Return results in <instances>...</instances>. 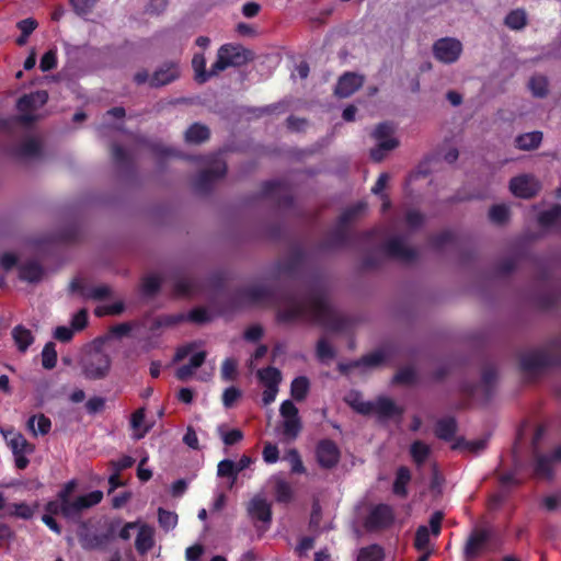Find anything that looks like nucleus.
<instances>
[{"label": "nucleus", "instance_id": "obj_1", "mask_svg": "<svg viewBox=\"0 0 561 561\" xmlns=\"http://www.w3.org/2000/svg\"><path fill=\"white\" fill-rule=\"evenodd\" d=\"M237 307L241 306H276L285 308L277 311L278 322H293L308 318L318 324L332 330L343 331L346 320L337 314L329 302L327 293L321 288L312 289L307 304L299 300L297 294L290 289L274 290L264 285H250L239 288L232 297Z\"/></svg>", "mask_w": 561, "mask_h": 561}, {"label": "nucleus", "instance_id": "obj_2", "mask_svg": "<svg viewBox=\"0 0 561 561\" xmlns=\"http://www.w3.org/2000/svg\"><path fill=\"white\" fill-rule=\"evenodd\" d=\"M550 367H561V334L519 355V369L527 376H537Z\"/></svg>", "mask_w": 561, "mask_h": 561}, {"label": "nucleus", "instance_id": "obj_3", "mask_svg": "<svg viewBox=\"0 0 561 561\" xmlns=\"http://www.w3.org/2000/svg\"><path fill=\"white\" fill-rule=\"evenodd\" d=\"M102 499L103 492L95 490L73 500L60 503V505L57 503H46L45 511L53 514H60V516L68 522L78 523L81 519L82 513L99 504Z\"/></svg>", "mask_w": 561, "mask_h": 561}, {"label": "nucleus", "instance_id": "obj_4", "mask_svg": "<svg viewBox=\"0 0 561 561\" xmlns=\"http://www.w3.org/2000/svg\"><path fill=\"white\" fill-rule=\"evenodd\" d=\"M254 59V53L240 44H224L217 51L213 64V73H219L229 67H241Z\"/></svg>", "mask_w": 561, "mask_h": 561}, {"label": "nucleus", "instance_id": "obj_5", "mask_svg": "<svg viewBox=\"0 0 561 561\" xmlns=\"http://www.w3.org/2000/svg\"><path fill=\"white\" fill-rule=\"evenodd\" d=\"M111 364V357L106 353L93 351L82 359V374L89 380L104 379L110 373Z\"/></svg>", "mask_w": 561, "mask_h": 561}, {"label": "nucleus", "instance_id": "obj_6", "mask_svg": "<svg viewBox=\"0 0 561 561\" xmlns=\"http://www.w3.org/2000/svg\"><path fill=\"white\" fill-rule=\"evenodd\" d=\"M259 197L273 199L280 208L287 209L294 205V197L288 185L279 180L263 182Z\"/></svg>", "mask_w": 561, "mask_h": 561}, {"label": "nucleus", "instance_id": "obj_7", "mask_svg": "<svg viewBox=\"0 0 561 561\" xmlns=\"http://www.w3.org/2000/svg\"><path fill=\"white\" fill-rule=\"evenodd\" d=\"M491 534L485 528H474L468 536L462 549L463 561H476L488 549Z\"/></svg>", "mask_w": 561, "mask_h": 561}, {"label": "nucleus", "instance_id": "obj_8", "mask_svg": "<svg viewBox=\"0 0 561 561\" xmlns=\"http://www.w3.org/2000/svg\"><path fill=\"white\" fill-rule=\"evenodd\" d=\"M394 511L389 504L375 505L365 518L364 527L368 531H378L389 528L394 523Z\"/></svg>", "mask_w": 561, "mask_h": 561}, {"label": "nucleus", "instance_id": "obj_9", "mask_svg": "<svg viewBox=\"0 0 561 561\" xmlns=\"http://www.w3.org/2000/svg\"><path fill=\"white\" fill-rule=\"evenodd\" d=\"M462 53V44L454 37H443L433 44V56L443 64L456 62Z\"/></svg>", "mask_w": 561, "mask_h": 561}, {"label": "nucleus", "instance_id": "obj_10", "mask_svg": "<svg viewBox=\"0 0 561 561\" xmlns=\"http://www.w3.org/2000/svg\"><path fill=\"white\" fill-rule=\"evenodd\" d=\"M227 173V164L221 160H216L214 164L201 171L194 180V188L196 192L206 194L213 188L214 183L222 179Z\"/></svg>", "mask_w": 561, "mask_h": 561}, {"label": "nucleus", "instance_id": "obj_11", "mask_svg": "<svg viewBox=\"0 0 561 561\" xmlns=\"http://www.w3.org/2000/svg\"><path fill=\"white\" fill-rule=\"evenodd\" d=\"M316 459L322 469H333L341 459V450L332 439L324 438L318 442L316 446Z\"/></svg>", "mask_w": 561, "mask_h": 561}, {"label": "nucleus", "instance_id": "obj_12", "mask_svg": "<svg viewBox=\"0 0 561 561\" xmlns=\"http://www.w3.org/2000/svg\"><path fill=\"white\" fill-rule=\"evenodd\" d=\"M444 519V514L439 511L432 514L430 518V527L421 525L417 527L414 536V548L417 551H426L430 550V537L431 534L437 537L442 530V522Z\"/></svg>", "mask_w": 561, "mask_h": 561}, {"label": "nucleus", "instance_id": "obj_13", "mask_svg": "<svg viewBox=\"0 0 561 561\" xmlns=\"http://www.w3.org/2000/svg\"><path fill=\"white\" fill-rule=\"evenodd\" d=\"M306 259V251L300 245H295L285 260L275 264L276 273L294 277L304 267Z\"/></svg>", "mask_w": 561, "mask_h": 561}, {"label": "nucleus", "instance_id": "obj_14", "mask_svg": "<svg viewBox=\"0 0 561 561\" xmlns=\"http://www.w3.org/2000/svg\"><path fill=\"white\" fill-rule=\"evenodd\" d=\"M8 444L14 456L15 467L19 470H24L30 463L27 455L34 453L35 446L27 442L21 433H13Z\"/></svg>", "mask_w": 561, "mask_h": 561}, {"label": "nucleus", "instance_id": "obj_15", "mask_svg": "<svg viewBox=\"0 0 561 561\" xmlns=\"http://www.w3.org/2000/svg\"><path fill=\"white\" fill-rule=\"evenodd\" d=\"M382 250L387 256L403 262H412L417 257L416 250L407 247L400 237H393L387 240L382 244Z\"/></svg>", "mask_w": 561, "mask_h": 561}, {"label": "nucleus", "instance_id": "obj_16", "mask_svg": "<svg viewBox=\"0 0 561 561\" xmlns=\"http://www.w3.org/2000/svg\"><path fill=\"white\" fill-rule=\"evenodd\" d=\"M510 190L516 197L531 198L540 190V184L531 175H518L510 181Z\"/></svg>", "mask_w": 561, "mask_h": 561}, {"label": "nucleus", "instance_id": "obj_17", "mask_svg": "<svg viewBox=\"0 0 561 561\" xmlns=\"http://www.w3.org/2000/svg\"><path fill=\"white\" fill-rule=\"evenodd\" d=\"M180 77L178 62L168 61L159 67L150 77L149 84L152 88H160L175 81Z\"/></svg>", "mask_w": 561, "mask_h": 561}, {"label": "nucleus", "instance_id": "obj_18", "mask_svg": "<svg viewBox=\"0 0 561 561\" xmlns=\"http://www.w3.org/2000/svg\"><path fill=\"white\" fill-rule=\"evenodd\" d=\"M363 85V77L346 72L340 77L334 93L340 98H348Z\"/></svg>", "mask_w": 561, "mask_h": 561}, {"label": "nucleus", "instance_id": "obj_19", "mask_svg": "<svg viewBox=\"0 0 561 561\" xmlns=\"http://www.w3.org/2000/svg\"><path fill=\"white\" fill-rule=\"evenodd\" d=\"M351 242V234L348 229L336 225V227L330 231L327 238L320 243L321 250H333L345 248Z\"/></svg>", "mask_w": 561, "mask_h": 561}, {"label": "nucleus", "instance_id": "obj_20", "mask_svg": "<svg viewBox=\"0 0 561 561\" xmlns=\"http://www.w3.org/2000/svg\"><path fill=\"white\" fill-rule=\"evenodd\" d=\"M383 362H385L383 353L381 351H376V352L366 354V355L362 356L359 359L353 360L348 364H340L339 370L342 374H346L353 368H357V367H362V366L377 367L380 364H382Z\"/></svg>", "mask_w": 561, "mask_h": 561}, {"label": "nucleus", "instance_id": "obj_21", "mask_svg": "<svg viewBox=\"0 0 561 561\" xmlns=\"http://www.w3.org/2000/svg\"><path fill=\"white\" fill-rule=\"evenodd\" d=\"M248 513L253 519H257L263 523H271L272 520L271 505L262 497L256 496L250 501L248 505Z\"/></svg>", "mask_w": 561, "mask_h": 561}, {"label": "nucleus", "instance_id": "obj_22", "mask_svg": "<svg viewBox=\"0 0 561 561\" xmlns=\"http://www.w3.org/2000/svg\"><path fill=\"white\" fill-rule=\"evenodd\" d=\"M201 290L199 282L194 277H176L173 284L175 297H190Z\"/></svg>", "mask_w": 561, "mask_h": 561}, {"label": "nucleus", "instance_id": "obj_23", "mask_svg": "<svg viewBox=\"0 0 561 561\" xmlns=\"http://www.w3.org/2000/svg\"><path fill=\"white\" fill-rule=\"evenodd\" d=\"M36 119V116L30 112H21L20 115L0 117V130L11 133L18 125L30 126Z\"/></svg>", "mask_w": 561, "mask_h": 561}, {"label": "nucleus", "instance_id": "obj_24", "mask_svg": "<svg viewBox=\"0 0 561 561\" xmlns=\"http://www.w3.org/2000/svg\"><path fill=\"white\" fill-rule=\"evenodd\" d=\"M457 430H458V424H457L456 419L453 416H447V417L439 419L436 422L434 432H435V435L437 438L445 440V442H450L455 438Z\"/></svg>", "mask_w": 561, "mask_h": 561}, {"label": "nucleus", "instance_id": "obj_25", "mask_svg": "<svg viewBox=\"0 0 561 561\" xmlns=\"http://www.w3.org/2000/svg\"><path fill=\"white\" fill-rule=\"evenodd\" d=\"M11 335L20 353H25L35 341L32 331L22 324L15 325L12 329Z\"/></svg>", "mask_w": 561, "mask_h": 561}, {"label": "nucleus", "instance_id": "obj_26", "mask_svg": "<svg viewBox=\"0 0 561 561\" xmlns=\"http://www.w3.org/2000/svg\"><path fill=\"white\" fill-rule=\"evenodd\" d=\"M44 275L43 266L36 261H28L20 265L19 278L28 283H37Z\"/></svg>", "mask_w": 561, "mask_h": 561}, {"label": "nucleus", "instance_id": "obj_27", "mask_svg": "<svg viewBox=\"0 0 561 561\" xmlns=\"http://www.w3.org/2000/svg\"><path fill=\"white\" fill-rule=\"evenodd\" d=\"M542 137L543 135L539 130L518 135L515 138V147L525 151L537 149L542 141Z\"/></svg>", "mask_w": 561, "mask_h": 561}, {"label": "nucleus", "instance_id": "obj_28", "mask_svg": "<svg viewBox=\"0 0 561 561\" xmlns=\"http://www.w3.org/2000/svg\"><path fill=\"white\" fill-rule=\"evenodd\" d=\"M26 425L34 436L47 435L51 430L50 419L43 413L30 416Z\"/></svg>", "mask_w": 561, "mask_h": 561}, {"label": "nucleus", "instance_id": "obj_29", "mask_svg": "<svg viewBox=\"0 0 561 561\" xmlns=\"http://www.w3.org/2000/svg\"><path fill=\"white\" fill-rule=\"evenodd\" d=\"M411 481V471L408 467L401 466L397 469L392 491L400 497L408 495V484Z\"/></svg>", "mask_w": 561, "mask_h": 561}, {"label": "nucleus", "instance_id": "obj_30", "mask_svg": "<svg viewBox=\"0 0 561 561\" xmlns=\"http://www.w3.org/2000/svg\"><path fill=\"white\" fill-rule=\"evenodd\" d=\"M192 67L195 71V80L198 83L207 82L211 77L218 73H213V66L209 71L206 70V59L203 54H195L192 59Z\"/></svg>", "mask_w": 561, "mask_h": 561}, {"label": "nucleus", "instance_id": "obj_31", "mask_svg": "<svg viewBox=\"0 0 561 561\" xmlns=\"http://www.w3.org/2000/svg\"><path fill=\"white\" fill-rule=\"evenodd\" d=\"M375 404L374 413H377L380 417H392L394 415H401L403 410L398 408L396 403L386 397L378 398Z\"/></svg>", "mask_w": 561, "mask_h": 561}, {"label": "nucleus", "instance_id": "obj_32", "mask_svg": "<svg viewBox=\"0 0 561 561\" xmlns=\"http://www.w3.org/2000/svg\"><path fill=\"white\" fill-rule=\"evenodd\" d=\"M210 136V130L206 125L194 123L185 131V141L188 144H201Z\"/></svg>", "mask_w": 561, "mask_h": 561}, {"label": "nucleus", "instance_id": "obj_33", "mask_svg": "<svg viewBox=\"0 0 561 561\" xmlns=\"http://www.w3.org/2000/svg\"><path fill=\"white\" fill-rule=\"evenodd\" d=\"M367 207L365 202H357L356 204L345 208L337 219V225L348 229V225L357 218Z\"/></svg>", "mask_w": 561, "mask_h": 561}, {"label": "nucleus", "instance_id": "obj_34", "mask_svg": "<svg viewBox=\"0 0 561 561\" xmlns=\"http://www.w3.org/2000/svg\"><path fill=\"white\" fill-rule=\"evenodd\" d=\"M528 88L535 98L545 99L549 94V80L543 75L533 76L529 79Z\"/></svg>", "mask_w": 561, "mask_h": 561}, {"label": "nucleus", "instance_id": "obj_35", "mask_svg": "<svg viewBox=\"0 0 561 561\" xmlns=\"http://www.w3.org/2000/svg\"><path fill=\"white\" fill-rule=\"evenodd\" d=\"M488 440L484 438L476 439V440H466L463 437H458L455 439L451 448L454 450L462 449L467 450L471 454H479L486 447Z\"/></svg>", "mask_w": 561, "mask_h": 561}, {"label": "nucleus", "instance_id": "obj_36", "mask_svg": "<svg viewBox=\"0 0 561 561\" xmlns=\"http://www.w3.org/2000/svg\"><path fill=\"white\" fill-rule=\"evenodd\" d=\"M399 146V141L397 139H386V141L377 142L376 147L370 149L369 156L370 159L375 162H381L387 153Z\"/></svg>", "mask_w": 561, "mask_h": 561}, {"label": "nucleus", "instance_id": "obj_37", "mask_svg": "<svg viewBox=\"0 0 561 561\" xmlns=\"http://www.w3.org/2000/svg\"><path fill=\"white\" fill-rule=\"evenodd\" d=\"M385 551L378 543H371L358 550L356 561H383Z\"/></svg>", "mask_w": 561, "mask_h": 561}, {"label": "nucleus", "instance_id": "obj_38", "mask_svg": "<svg viewBox=\"0 0 561 561\" xmlns=\"http://www.w3.org/2000/svg\"><path fill=\"white\" fill-rule=\"evenodd\" d=\"M117 527L118 523H111L105 531L93 535L90 547L94 549L105 547L115 538Z\"/></svg>", "mask_w": 561, "mask_h": 561}, {"label": "nucleus", "instance_id": "obj_39", "mask_svg": "<svg viewBox=\"0 0 561 561\" xmlns=\"http://www.w3.org/2000/svg\"><path fill=\"white\" fill-rule=\"evenodd\" d=\"M431 448L422 440H415L410 446V455L416 466H422L430 457Z\"/></svg>", "mask_w": 561, "mask_h": 561}, {"label": "nucleus", "instance_id": "obj_40", "mask_svg": "<svg viewBox=\"0 0 561 561\" xmlns=\"http://www.w3.org/2000/svg\"><path fill=\"white\" fill-rule=\"evenodd\" d=\"M552 460L547 455H538L535 462V474L538 478L551 479L553 477Z\"/></svg>", "mask_w": 561, "mask_h": 561}, {"label": "nucleus", "instance_id": "obj_41", "mask_svg": "<svg viewBox=\"0 0 561 561\" xmlns=\"http://www.w3.org/2000/svg\"><path fill=\"white\" fill-rule=\"evenodd\" d=\"M309 388L310 382L307 377H296L290 385V394L296 401H302L306 399Z\"/></svg>", "mask_w": 561, "mask_h": 561}, {"label": "nucleus", "instance_id": "obj_42", "mask_svg": "<svg viewBox=\"0 0 561 561\" xmlns=\"http://www.w3.org/2000/svg\"><path fill=\"white\" fill-rule=\"evenodd\" d=\"M162 279L156 275H146L141 278L140 290L145 297H154L161 289Z\"/></svg>", "mask_w": 561, "mask_h": 561}, {"label": "nucleus", "instance_id": "obj_43", "mask_svg": "<svg viewBox=\"0 0 561 561\" xmlns=\"http://www.w3.org/2000/svg\"><path fill=\"white\" fill-rule=\"evenodd\" d=\"M257 377L266 387H278L282 381L279 369L272 366L257 370Z\"/></svg>", "mask_w": 561, "mask_h": 561}, {"label": "nucleus", "instance_id": "obj_44", "mask_svg": "<svg viewBox=\"0 0 561 561\" xmlns=\"http://www.w3.org/2000/svg\"><path fill=\"white\" fill-rule=\"evenodd\" d=\"M504 23L511 30H522L527 24V15L523 9L512 10L504 20Z\"/></svg>", "mask_w": 561, "mask_h": 561}, {"label": "nucleus", "instance_id": "obj_45", "mask_svg": "<svg viewBox=\"0 0 561 561\" xmlns=\"http://www.w3.org/2000/svg\"><path fill=\"white\" fill-rule=\"evenodd\" d=\"M35 96L41 98V102L45 103L47 100V92L41 91L36 94H24L18 100L16 107L20 112H31L35 107Z\"/></svg>", "mask_w": 561, "mask_h": 561}, {"label": "nucleus", "instance_id": "obj_46", "mask_svg": "<svg viewBox=\"0 0 561 561\" xmlns=\"http://www.w3.org/2000/svg\"><path fill=\"white\" fill-rule=\"evenodd\" d=\"M153 546L152 533L146 528L141 527L137 534L135 540V547L139 553H146Z\"/></svg>", "mask_w": 561, "mask_h": 561}, {"label": "nucleus", "instance_id": "obj_47", "mask_svg": "<svg viewBox=\"0 0 561 561\" xmlns=\"http://www.w3.org/2000/svg\"><path fill=\"white\" fill-rule=\"evenodd\" d=\"M561 219V205L556 204L551 208L541 211L538 215V222L542 227H550Z\"/></svg>", "mask_w": 561, "mask_h": 561}, {"label": "nucleus", "instance_id": "obj_48", "mask_svg": "<svg viewBox=\"0 0 561 561\" xmlns=\"http://www.w3.org/2000/svg\"><path fill=\"white\" fill-rule=\"evenodd\" d=\"M10 507H11V511L9 512V516L28 520L34 516L35 508L37 507V504H35L34 506H31L25 502H21V503H13V504H11Z\"/></svg>", "mask_w": 561, "mask_h": 561}, {"label": "nucleus", "instance_id": "obj_49", "mask_svg": "<svg viewBox=\"0 0 561 561\" xmlns=\"http://www.w3.org/2000/svg\"><path fill=\"white\" fill-rule=\"evenodd\" d=\"M41 153V142L36 138H28L23 141L18 148L20 157L32 158Z\"/></svg>", "mask_w": 561, "mask_h": 561}, {"label": "nucleus", "instance_id": "obj_50", "mask_svg": "<svg viewBox=\"0 0 561 561\" xmlns=\"http://www.w3.org/2000/svg\"><path fill=\"white\" fill-rule=\"evenodd\" d=\"M112 159L118 168L129 169L131 167L130 157L121 145L114 144L112 146Z\"/></svg>", "mask_w": 561, "mask_h": 561}, {"label": "nucleus", "instance_id": "obj_51", "mask_svg": "<svg viewBox=\"0 0 561 561\" xmlns=\"http://www.w3.org/2000/svg\"><path fill=\"white\" fill-rule=\"evenodd\" d=\"M54 342H48L42 351V365L45 369H53L57 364V352Z\"/></svg>", "mask_w": 561, "mask_h": 561}, {"label": "nucleus", "instance_id": "obj_52", "mask_svg": "<svg viewBox=\"0 0 561 561\" xmlns=\"http://www.w3.org/2000/svg\"><path fill=\"white\" fill-rule=\"evenodd\" d=\"M456 236L449 230L442 231L431 237V244L436 250H442L446 245L455 244Z\"/></svg>", "mask_w": 561, "mask_h": 561}, {"label": "nucleus", "instance_id": "obj_53", "mask_svg": "<svg viewBox=\"0 0 561 561\" xmlns=\"http://www.w3.org/2000/svg\"><path fill=\"white\" fill-rule=\"evenodd\" d=\"M301 428L302 425L299 416L288 417L283 422V434L290 439H295L301 432Z\"/></svg>", "mask_w": 561, "mask_h": 561}, {"label": "nucleus", "instance_id": "obj_54", "mask_svg": "<svg viewBox=\"0 0 561 561\" xmlns=\"http://www.w3.org/2000/svg\"><path fill=\"white\" fill-rule=\"evenodd\" d=\"M158 522L160 527L168 531L176 526L178 515L174 512H170L160 507L158 510Z\"/></svg>", "mask_w": 561, "mask_h": 561}, {"label": "nucleus", "instance_id": "obj_55", "mask_svg": "<svg viewBox=\"0 0 561 561\" xmlns=\"http://www.w3.org/2000/svg\"><path fill=\"white\" fill-rule=\"evenodd\" d=\"M238 375V363L234 358L228 357L221 365V379L225 381L236 380Z\"/></svg>", "mask_w": 561, "mask_h": 561}, {"label": "nucleus", "instance_id": "obj_56", "mask_svg": "<svg viewBox=\"0 0 561 561\" xmlns=\"http://www.w3.org/2000/svg\"><path fill=\"white\" fill-rule=\"evenodd\" d=\"M510 209L505 205H493L489 210V218L492 222L503 225L508 220Z\"/></svg>", "mask_w": 561, "mask_h": 561}, {"label": "nucleus", "instance_id": "obj_57", "mask_svg": "<svg viewBox=\"0 0 561 561\" xmlns=\"http://www.w3.org/2000/svg\"><path fill=\"white\" fill-rule=\"evenodd\" d=\"M76 488H77L76 480H70V481L66 482L61 486V489L58 491L56 499L48 501L47 503H57L60 505V503H65L67 501L72 500L71 495L75 492Z\"/></svg>", "mask_w": 561, "mask_h": 561}, {"label": "nucleus", "instance_id": "obj_58", "mask_svg": "<svg viewBox=\"0 0 561 561\" xmlns=\"http://www.w3.org/2000/svg\"><path fill=\"white\" fill-rule=\"evenodd\" d=\"M69 2L76 14L85 16L92 12L98 0H70Z\"/></svg>", "mask_w": 561, "mask_h": 561}, {"label": "nucleus", "instance_id": "obj_59", "mask_svg": "<svg viewBox=\"0 0 561 561\" xmlns=\"http://www.w3.org/2000/svg\"><path fill=\"white\" fill-rule=\"evenodd\" d=\"M112 289L107 285H101L89 288V293H83V297L96 301H101L111 297Z\"/></svg>", "mask_w": 561, "mask_h": 561}, {"label": "nucleus", "instance_id": "obj_60", "mask_svg": "<svg viewBox=\"0 0 561 561\" xmlns=\"http://www.w3.org/2000/svg\"><path fill=\"white\" fill-rule=\"evenodd\" d=\"M348 403L356 412L363 415H369L375 411L374 402L364 401L358 394H356Z\"/></svg>", "mask_w": 561, "mask_h": 561}, {"label": "nucleus", "instance_id": "obj_61", "mask_svg": "<svg viewBox=\"0 0 561 561\" xmlns=\"http://www.w3.org/2000/svg\"><path fill=\"white\" fill-rule=\"evenodd\" d=\"M416 381V373L412 367H404L393 376V382L401 385H412Z\"/></svg>", "mask_w": 561, "mask_h": 561}, {"label": "nucleus", "instance_id": "obj_62", "mask_svg": "<svg viewBox=\"0 0 561 561\" xmlns=\"http://www.w3.org/2000/svg\"><path fill=\"white\" fill-rule=\"evenodd\" d=\"M275 496L279 503H288L293 499V490L286 481H278L275 485Z\"/></svg>", "mask_w": 561, "mask_h": 561}, {"label": "nucleus", "instance_id": "obj_63", "mask_svg": "<svg viewBox=\"0 0 561 561\" xmlns=\"http://www.w3.org/2000/svg\"><path fill=\"white\" fill-rule=\"evenodd\" d=\"M393 134V127L391 124L385 122L380 123L376 126L375 130L371 133L373 138L376 139L377 142L386 141V139H394L391 137Z\"/></svg>", "mask_w": 561, "mask_h": 561}, {"label": "nucleus", "instance_id": "obj_64", "mask_svg": "<svg viewBox=\"0 0 561 561\" xmlns=\"http://www.w3.org/2000/svg\"><path fill=\"white\" fill-rule=\"evenodd\" d=\"M186 319L190 322L197 323V324H203V323H206V322L210 321V316H209V312H208V310L206 308H204V307H196V308H193L186 314Z\"/></svg>", "mask_w": 561, "mask_h": 561}]
</instances>
